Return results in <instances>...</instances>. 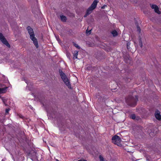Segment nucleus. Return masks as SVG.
<instances>
[{
	"instance_id": "25",
	"label": "nucleus",
	"mask_w": 161,
	"mask_h": 161,
	"mask_svg": "<svg viewBox=\"0 0 161 161\" xmlns=\"http://www.w3.org/2000/svg\"><path fill=\"white\" fill-rule=\"evenodd\" d=\"M128 45H129V43H127V48L128 49Z\"/></svg>"
},
{
	"instance_id": "19",
	"label": "nucleus",
	"mask_w": 161,
	"mask_h": 161,
	"mask_svg": "<svg viewBox=\"0 0 161 161\" xmlns=\"http://www.w3.org/2000/svg\"><path fill=\"white\" fill-rule=\"evenodd\" d=\"M10 109L9 108H7L5 110V113L6 114H8V112L9 111Z\"/></svg>"
},
{
	"instance_id": "5",
	"label": "nucleus",
	"mask_w": 161,
	"mask_h": 161,
	"mask_svg": "<svg viewBox=\"0 0 161 161\" xmlns=\"http://www.w3.org/2000/svg\"><path fill=\"white\" fill-rule=\"evenodd\" d=\"M98 2V0H94L91 6L88 9L92 12L96 8Z\"/></svg>"
},
{
	"instance_id": "26",
	"label": "nucleus",
	"mask_w": 161,
	"mask_h": 161,
	"mask_svg": "<svg viewBox=\"0 0 161 161\" xmlns=\"http://www.w3.org/2000/svg\"><path fill=\"white\" fill-rule=\"evenodd\" d=\"M128 45H129V43H127V48L128 49Z\"/></svg>"
},
{
	"instance_id": "22",
	"label": "nucleus",
	"mask_w": 161,
	"mask_h": 161,
	"mask_svg": "<svg viewBox=\"0 0 161 161\" xmlns=\"http://www.w3.org/2000/svg\"><path fill=\"white\" fill-rule=\"evenodd\" d=\"M3 103H4L6 105V103H5V99H3Z\"/></svg>"
},
{
	"instance_id": "14",
	"label": "nucleus",
	"mask_w": 161,
	"mask_h": 161,
	"mask_svg": "<svg viewBox=\"0 0 161 161\" xmlns=\"http://www.w3.org/2000/svg\"><path fill=\"white\" fill-rule=\"evenodd\" d=\"M136 27H137V31L139 33H140L141 31V30L140 28V27H139L138 26L137 23H136Z\"/></svg>"
},
{
	"instance_id": "11",
	"label": "nucleus",
	"mask_w": 161,
	"mask_h": 161,
	"mask_svg": "<svg viewBox=\"0 0 161 161\" xmlns=\"http://www.w3.org/2000/svg\"><path fill=\"white\" fill-rule=\"evenodd\" d=\"M138 100V97L137 96H135V100H134V102L133 103H129V105H130V106H135V105H136V102Z\"/></svg>"
},
{
	"instance_id": "13",
	"label": "nucleus",
	"mask_w": 161,
	"mask_h": 161,
	"mask_svg": "<svg viewBox=\"0 0 161 161\" xmlns=\"http://www.w3.org/2000/svg\"><path fill=\"white\" fill-rule=\"evenodd\" d=\"M111 33L114 36H116L118 35V33L115 30H114Z\"/></svg>"
},
{
	"instance_id": "28",
	"label": "nucleus",
	"mask_w": 161,
	"mask_h": 161,
	"mask_svg": "<svg viewBox=\"0 0 161 161\" xmlns=\"http://www.w3.org/2000/svg\"><path fill=\"white\" fill-rule=\"evenodd\" d=\"M14 25H16V22H14Z\"/></svg>"
},
{
	"instance_id": "17",
	"label": "nucleus",
	"mask_w": 161,
	"mask_h": 161,
	"mask_svg": "<svg viewBox=\"0 0 161 161\" xmlns=\"http://www.w3.org/2000/svg\"><path fill=\"white\" fill-rule=\"evenodd\" d=\"M130 117L132 119H136V115L134 114H133L131 115Z\"/></svg>"
},
{
	"instance_id": "7",
	"label": "nucleus",
	"mask_w": 161,
	"mask_h": 161,
	"mask_svg": "<svg viewBox=\"0 0 161 161\" xmlns=\"http://www.w3.org/2000/svg\"><path fill=\"white\" fill-rule=\"evenodd\" d=\"M155 116L157 119L161 120V116L160 114V112L159 111L157 110L155 112Z\"/></svg>"
},
{
	"instance_id": "10",
	"label": "nucleus",
	"mask_w": 161,
	"mask_h": 161,
	"mask_svg": "<svg viewBox=\"0 0 161 161\" xmlns=\"http://www.w3.org/2000/svg\"><path fill=\"white\" fill-rule=\"evenodd\" d=\"M60 18L61 20L63 22H66L67 20V18L66 16L63 15H60Z\"/></svg>"
},
{
	"instance_id": "16",
	"label": "nucleus",
	"mask_w": 161,
	"mask_h": 161,
	"mask_svg": "<svg viewBox=\"0 0 161 161\" xmlns=\"http://www.w3.org/2000/svg\"><path fill=\"white\" fill-rule=\"evenodd\" d=\"M139 45L141 47H142V43L141 41V39H139Z\"/></svg>"
},
{
	"instance_id": "9",
	"label": "nucleus",
	"mask_w": 161,
	"mask_h": 161,
	"mask_svg": "<svg viewBox=\"0 0 161 161\" xmlns=\"http://www.w3.org/2000/svg\"><path fill=\"white\" fill-rule=\"evenodd\" d=\"M78 51H75L73 53V58L74 59L77 58V56L78 55Z\"/></svg>"
},
{
	"instance_id": "8",
	"label": "nucleus",
	"mask_w": 161,
	"mask_h": 161,
	"mask_svg": "<svg viewBox=\"0 0 161 161\" xmlns=\"http://www.w3.org/2000/svg\"><path fill=\"white\" fill-rule=\"evenodd\" d=\"M8 88V87H5L0 88V94L5 93L7 92Z\"/></svg>"
},
{
	"instance_id": "20",
	"label": "nucleus",
	"mask_w": 161,
	"mask_h": 161,
	"mask_svg": "<svg viewBox=\"0 0 161 161\" xmlns=\"http://www.w3.org/2000/svg\"><path fill=\"white\" fill-rule=\"evenodd\" d=\"M91 31V30L88 31L87 30L86 31V33L87 34H90Z\"/></svg>"
},
{
	"instance_id": "15",
	"label": "nucleus",
	"mask_w": 161,
	"mask_h": 161,
	"mask_svg": "<svg viewBox=\"0 0 161 161\" xmlns=\"http://www.w3.org/2000/svg\"><path fill=\"white\" fill-rule=\"evenodd\" d=\"M73 45L76 47L78 49H80V47L77 44H76L75 42H73Z\"/></svg>"
},
{
	"instance_id": "1",
	"label": "nucleus",
	"mask_w": 161,
	"mask_h": 161,
	"mask_svg": "<svg viewBox=\"0 0 161 161\" xmlns=\"http://www.w3.org/2000/svg\"><path fill=\"white\" fill-rule=\"evenodd\" d=\"M27 30L30 36V39L33 41V43L36 48H38L39 47L38 41L37 39L35 37V34L33 29L30 26H28L27 27Z\"/></svg>"
},
{
	"instance_id": "23",
	"label": "nucleus",
	"mask_w": 161,
	"mask_h": 161,
	"mask_svg": "<svg viewBox=\"0 0 161 161\" xmlns=\"http://www.w3.org/2000/svg\"><path fill=\"white\" fill-rule=\"evenodd\" d=\"M78 161H86V160L83 159H81L79 160H78Z\"/></svg>"
},
{
	"instance_id": "4",
	"label": "nucleus",
	"mask_w": 161,
	"mask_h": 161,
	"mask_svg": "<svg viewBox=\"0 0 161 161\" xmlns=\"http://www.w3.org/2000/svg\"><path fill=\"white\" fill-rule=\"evenodd\" d=\"M0 40L2 42L8 47H10V46L8 41L3 36V34L0 33Z\"/></svg>"
},
{
	"instance_id": "6",
	"label": "nucleus",
	"mask_w": 161,
	"mask_h": 161,
	"mask_svg": "<svg viewBox=\"0 0 161 161\" xmlns=\"http://www.w3.org/2000/svg\"><path fill=\"white\" fill-rule=\"evenodd\" d=\"M151 8L154 9L155 12L159 14H160V12L159 10L158 6L156 5H151Z\"/></svg>"
},
{
	"instance_id": "3",
	"label": "nucleus",
	"mask_w": 161,
	"mask_h": 161,
	"mask_svg": "<svg viewBox=\"0 0 161 161\" xmlns=\"http://www.w3.org/2000/svg\"><path fill=\"white\" fill-rule=\"evenodd\" d=\"M113 143L114 144L120 146L121 145L120 142L121 141V138L117 135H115L113 136L112 138Z\"/></svg>"
},
{
	"instance_id": "18",
	"label": "nucleus",
	"mask_w": 161,
	"mask_h": 161,
	"mask_svg": "<svg viewBox=\"0 0 161 161\" xmlns=\"http://www.w3.org/2000/svg\"><path fill=\"white\" fill-rule=\"evenodd\" d=\"M99 158H100V161H101L104 160L103 157L101 155L99 156Z\"/></svg>"
},
{
	"instance_id": "24",
	"label": "nucleus",
	"mask_w": 161,
	"mask_h": 161,
	"mask_svg": "<svg viewBox=\"0 0 161 161\" xmlns=\"http://www.w3.org/2000/svg\"><path fill=\"white\" fill-rule=\"evenodd\" d=\"M11 26L12 27H13L14 28V27H13V24H11Z\"/></svg>"
},
{
	"instance_id": "2",
	"label": "nucleus",
	"mask_w": 161,
	"mask_h": 161,
	"mask_svg": "<svg viewBox=\"0 0 161 161\" xmlns=\"http://www.w3.org/2000/svg\"><path fill=\"white\" fill-rule=\"evenodd\" d=\"M59 72L61 78L64 82L65 85L67 86L69 88L70 87V82L65 74L61 69L59 70Z\"/></svg>"
},
{
	"instance_id": "27",
	"label": "nucleus",
	"mask_w": 161,
	"mask_h": 161,
	"mask_svg": "<svg viewBox=\"0 0 161 161\" xmlns=\"http://www.w3.org/2000/svg\"><path fill=\"white\" fill-rule=\"evenodd\" d=\"M56 161H59L58 159H56Z\"/></svg>"
},
{
	"instance_id": "21",
	"label": "nucleus",
	"mask_w": 161,
	"mask_h": 161,
	"mask_svg": "<svg viewBox=\"0 0 161 161\" xmlns=\"http://www.w3.org/2000/svg\"><path fill=\"white\" fill-rule=\"evenodd\" d=\"M106 7H107V5H105L103 6H102L101 7V8L102 9H104Z\"/></svg>"
},
{
	"instance_id": "12",
	"label": "nucleus",
	"mask_w": 161,
	"mask_h": 161,
	"mask_svg": "<svg viewBox=\"0 0 161 161\" xmlns=\"http://www.w3.org/2000/svg\"><path fill=\"white\" fill-rule=\"evenodd\" d=\"M92 11L88 9L86 10V14L85 15L84 17H86L87 15H89L92 13Z\"/></svg>"
}]
</instances>
